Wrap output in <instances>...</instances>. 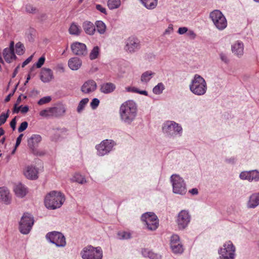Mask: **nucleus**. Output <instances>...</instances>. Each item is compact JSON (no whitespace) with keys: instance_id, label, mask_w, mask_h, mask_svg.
Returning a JSON list of instances; mask_svg holds the SVG:
<instances>
[{"instance_id":"nucleus-1","label":"nucleus","mask_w":259,"mask_h":259,"mask_svg":"<svg viewBox=\"0 0 259 259\" xmlns=\"http://www.w3.org/2000/svg\"><path fill=\"white\" fill-rule=\"evenodd\" d=\"M138 112L137 105L133 100H128L122 103L119 108V113L122 122L131 125L135 120Z\"/></svg>"},{"instance_id":"nucleus-2","label":"nucleus","mask_w":259,"mask_h":259,"mask_svg":"<svg viewBox=\"0 0 259 259\" xmlns=\"http://www.w3.org/2000/svg\"><path fill=\"white\" fill-rule=\"evenodd\" d=\"M65 201L64 195L59 191H52L45 198V206L49 209H56L62 206Z\"/></svg>"},{"instance_id":"nucleus-3","label":"nucleus","mask_w":259,"mask_h":259,"mask_svg":"<svg viewBox=\"0 0 259 259\" xmlns=\"http://www.w3.org/2000/svg\"><path fill=\"white\" fill-rule=\"evenodd\" d=\"M190 91L194 95L201 96L206 93L207 83L203 77L199 74H196L192 79L189 84Z\"/></svg>"},{"instance_id":"nucleus-4","label":"nucleus","mask_w":259,"mask_h":259,"mask_svg":"<svg viewBox=\"0 0 259 259\" xmlns=\"http://www.w3.org/2000/svg\"><path fill=\"white\" fill-rule=\"evenodd\" d=\"M162 132L166 136L175 138L182 136L183 128L181 125L174 121H165L162 125Z\"/></svg>"},{"instance_id":"nucleus-5","label":"nucleus","mask_w":259,"mask_h":259,"mask_svg":"<svg viewBox=\"0 0 259 259\" xmlns=\"http://www.w3.org/2000/svg\"><path fill=\"white\" fill-rule=\"evenodd\" d=\"M80 255L82 259H102L103 250L101 247L88 245L81 251Z\"/></svg>"},{"instance_id":"nucleus-6","label":"nucleus","mask_w":259,"mask_h":259,"mask_svg":"<svg viewBox=\"0 0 259 259\" xmlns=\"http://www.w3.org/2000/svg\"><path fill=\"white\" fill-rule=\"evenodd\" d=\"M170 179L174 193L182 195L186 193V184L182 178L178 175L174 174L171 176Z\"/></svg>"},{"instance_id":"nucleus-7","label":"nucleus","mask_w":259,"mask_h":259,"mask_svg":"<svg viewBox=\"0 0 259 259\" xmlns=\"http://www.w3.org/2000/svg\"><path fill=\"white\" fill-rule=\"evenodd\" d=\"M141 219L149 230H156L159 226V220L154 212H145L142 215Z\"/></svg>"},{"instance_id":"nucleus-8","label":"nucleus","mask_w":259,"mask_h":259,"mask_svg":"<svg viewBox=\"0 0 259 259\" xmlns=\"http://www.w3.org/2000/svg\"><path fill=\"white\" fill-rule=\"evenodd\" d=\"M236 248L231 241L226 242L218 250V259H234Z\"/></svg>"},{"instance_id":"nucleus-9","label":"nucleus","mask_w":259,"mask_h":259,"mask_svg":"<svg viewBox=\"0 0 259 259\" xmlns=\"http://www.w3.org/2000/svg\"><path fill=\"white\" fill-rule=\"evenodd\" d=\"M34 218L28 212L23 213L19 222V230L21 233L27 234L32 229L34 224Z\"/></svg>"},{"instance_id":"nucleus-10","label":"nucleus","mask_w":259,"mask_h":259,"mask_svg":"<svg viewBox=\"0 0 259 259\" xmlns=\"http://www.w3.org/2000/svg\"><path fill=\"white\" fill-rule=\"evenodd\" d=\"M209 17L219 30H224L227 27V20L220 10H215L211 12L209 14Z\"/></svg>"},{"instance_id":"nucleus-11","label":"nucleus","mask_w":259,"mask_h":259,"mask_svg":"<svg viewBox=\"0 0 259 259\" xmlns=\"http://www.w3.org/2000/svg\"><path fill=\"white\" fill-rule=\"evenodd\" d=\"M116 143L112 140H103L99 144L96 146L97 155L103 156L109 153L113 149Z\"/></svg>"},{"instance_id":"nucleus-12","label":"nucleus","mask_w":259,"mask_h":259,"mask_svg":"<svg viewBox=\"0 0 259 259\" xmlns=\"http://www.w3.org/2000/svg\"><path fill=\"white\" fill-rule=\"evenodd\" d=\"M47 239L57 247H64L66 244V239L64 235L59 232L54 231L47 234Z\"/></svg>"},{"instance_id":"nucleus-13","label":"nucleus","mask_w":259,"mask_h":259,"mask_svg":"<svg viewBox=\"0 0 259 259\" xmlns=\"http://www.w3.org/2000/svg\"><path fill=\"white\" fill-rule=\"evenodd\" d=\"M41 140L42 138L41 136L37 134L32 135L28 139L27 145L34 155L42 156L45 154V152L42 151H39L37 149L38 145L41 142Z\"/></svg>"},{"instance_id":"nucleus-14","label":"nucleus","mask_w":259,"mask_h":259,"mask_svg":"<svg viewBox=\"0 0 259 259\" xmlns=\"http://www.w3.org/2000/svg\"><path fill=\"white\" fill-rule=\"evenodd\" d=\"M141 48L140 41L137 38L131 36L125 41L124 50L128 53H134Z\"/></svg>"},{"instance_id":"nucleus-15","label":"nucleus","mask_w":259,"mask_h":259,"mask_svg":"<svg viewBox=\"0 0 259 259\" xmlns=\"http://www.w3.org/2000/svg\"><path fill=\"white\" fill-rule=\"evenodd\" d=\"M191 215L188 210H182L178 214L177 223L180 229H185L189 224Z\"/></svg>"},{"instance_id":"nucleus-16","label":"nucleus","mask_w":259,"mask_h":259,"mask_svg":"<svg viewBox=\"0 0 259 259\" xmlns=\"http://www.w3.org/2000/svg\"><path fill=\"white\" fill-rule=\"evenodd\" d=\"M73 53L77 56H85L88 54L87 46L84 44L75 42L71 45Z\"/></svg>"},{"instance_id":"nucleus-17","label":"nucleus","mask_w":259,"mask_h":259,"mask_svg":"<svg viewBox=\"0 0 259 259\" xmlns=\"http://www.w3.org/2000/svg\"><path fill=\"white\" fill-rule=\"evenodd\" d=\"M97 88V85L95 81L90 79L82 84L81 87V91L84 94H90L94 92Z\"/></svg>"},{"instance_id":"nucleus-18","label":"nucleus","mask_w":259,"mask_h":259,"mask_svg":"<svg viewBox=\"0 0 259 259\" xmlns=\"http://www.w3.org/2000/svg\"><path fill=\"white\" fill-rule=\"evenodd\" d=\"M0 200L6 204H9L11 201L10 191L6 187L0 188Z\"/></svg>"},{"instance_id":"nucleus-19","label":"nucleus","mask_w":259,"mask_h":259,"mask_svg":"<svg viewBox=\"0 0 259 259\" xmlns=\"http://www.w3.org/2000/svg\"><path fill=\"white\" fill-rule=\"evenodd\" d=\"M25 177L29 180H36L38 178V169L35 166H28L24 172Z\"/></svg>"},{"instance_id":"nucleus-20","label":"nucleus","mask_w":259,"mask_h":259,"mask_svg":"<svg viewBox=\"0 0 259 259\" xmlns=\"http://www.w3.org/2000/svg\"><path fill=\"white\" fill-rule=\"evenodd\" d=\"M231 50L238 57H241L243 54L244 45L241 41H237L232 45Z\"/></svg>"},{"instance_id":"nucleus-21","label":"nucleus","mask_w":259,"mask_h":259,"mask_svg":"<svg viewBox=\"0 0 259 259\" xmlns=\"http://www.w3.org/2000/svg\"><path fill=\"white\" fill-rule=\"evenodd\" d=\"M53 73L51 69L44 68L40 72V79L44 82H49L53 78Z\"/></svg>"},{"instance_id":"nucleus-22","label":"nucleus","mask_w":259,"mask_h":259,"mask_svg":"<svg viewBox=\"0 0 259 259\" xmlns=\"http://www.w3.org/2000/svg\"><path fill=\"white\" fill-rule=\"evenodd\" d=\"M66 111L65 107L62 105L50 108L51 116L58 117L63 115Z\"/></svg>"},{"instance_id":"nucleus-23","label":"nucleus","mask_w":259,"mask_h":259,"mask_svg":"<svg viewBox=\"0 0 259 259\" xmlns=\"http://www.w3.org/2000/svg\"><path fill=\"white\" fill-rule=\"evenodd\" d=\"M68 64L71 70H77L81 66L82 61L77 57H73L69 60Z\"/></svg>"},{"instance_id":"nucleus-24","label":"nucleus","mask_w":259,"mask_h":259,"mask_svg":"<svg viewBox=\"0 0 259 259\" xmlns=\"http://www.w3.org/2000/svg\"><path fill=\"white\" fill-rule=\"evenodd\" d=\"M116 89L115 85L112 82H106L102 84L100 91L104 94H108L113 92Z\"/></svg>"},{"instance_id":"nucleus-25","label":"nucleus","mask_w":259,"mask_h":259,"mask_svg":"<svg viewBox=\"0 0 259 259\" xmlns=\"http://www.w3.org/2000/svg\"><path fill=\"white\" fill-rule=\"evenodd\" d=\"M82 27L84 32L90 35H93L96 31L95 25L91 22L86 21L82 24Z\"/></svg>"},{"instance_id":"nucleus-26","label":"nucleus","mask_w":259,"mask_h":259,"mask_svg":"<svg viewBox=\"0 0 259 259\" xmlns=\"http://www.w3.org/2000/svg\"><path fill=\"white\" fill-rule=\"evenodd\" d=\"M14 191L16 195L20 198L24 197L27 194L26 188L22 184L16 185L14 188Z\"/></svg>"},{"instance_id":"nucleus-27","label":"nucleus","mask_w":259,"mask_h":259,"mask_svg":"<svg viewBox=\"0 0 259 259\" xmlns=\"http://www.w3.org/2000/svg\"><path fill=\"white\" fill-rule=\"evenodd\" d=\"M259 204V193L252 194L247 203L249 208H255Z\"/></svg>"},{"instance_id":"nucleus-28","label":"nucleus","mask_w":259,"mask_h":259,"mask_svg":"<svg viewBox=\"0 0 259 259\" xmlns=\"http://www.w3.org/2000/svg\"><path fill=\"white\" fill-rule=\"evenodd\" d=\"M3 56L5 61L7 63H11L14 60L17 58L14 52L10 49H4L3 51Z\"/></svg>"},{"instance_id":"nucleus-29","label":"nucleus","mask_w":259,"mask_h":259,"mask_svg":"<svg viewBox=\"0 0 259 259\" xmlns=\"http://www.w3.org/2000/svg\"><path fill=\"white\" fill-rule=\"evenodd\" d=\"M142 255L150 259H161V255L158 253H155L148 249H143L142 250Z\"/></svg>"},{"instance_id":"nucleus-30","label":"nucleus","mask_w":259,"mask_h":259,"mask_svg":"<svg viewBox=\"0 0 259 259\" xmlns=\"http://www.w3.org/2000/svg\"><path fill=\"white\" fill-rule=\"evenodd\" d=\"M142 4L148 9L152 10L157 5V0H140Z\"/></svg>"},{"instance_id":"nucleus-31","label":"nucleus","mask_w":259,"mask_h":259,"mask_svg":"<svg viewBox=\"0 0 259 259\" xmlns=\"http://www.w3.org/2000/svg\"><path fill=\"white\" fill-rule=\"evenodd\" d=\"M95 27L97 28V32L100 34H105L106 30V26L105 24L100 20L97 21L95 22Z\"/></svg>"},{"instance_id":"nucleus-32","label":"nucleus","mask_w":259,"mask_h":259,"mask_svg":"<svg viewBox=\"0 0 259 259\" xmlns=\"http://www.w3.org/2000/svg\"><path fill=\"white\" fill-rule=\"evenodd\" d=\"M155 74V73L151 71H147L144 72L141 77V80L143 82H148L153 76Z\"/></svg>"},{"instance_id":"nucleus-33","label":"nucleus","mask_w":259,"mask_h":259,"mask_svg":"<svg viewBox=\"0 0 259 259\" xmlns=\"http://www.w3.org/2000/svg\"><path fill=\"white\" fill-rule=\"evenodd\" d=\"M121 5L120 0H108L107 5L109 9L113 10L120 7Z\"/></svg>"},{"instance_id":"nucleus-34","label":"nucleus","mask_w":259,"mask_h":259,"mask_svg":"<svg viewBox=\"0 0 259 259\" xmlns=\"http://www.w3.org/2000/svg\"><path fill=\"white\" fill-rule=\"evenodd\" d=\"M69 32L71 34L78 35L80 34L81 30L77 24L72 23L69 27Z\"/></svg>"},{"instance_id":"nucleus-35","label":"nucleus","mask_w":259,"mask_h":259,"mask_svg":"<svg viewBox=\"0 0 259 259\" xmlns=\"http://www.w3.org/2000/svg\"><path fill=\"white\" fill-rule=\"evenodd\" d=\"M170 247L172 252L175 253H182L184 250L183 245L180 243L175 244L172 243Z\"/></svg>"},{"instance_id":"nucleus-36","label":"nucleus","mask_w":259,"mask_h":259,"mask_svg":"<svg viewBox=\"0 0 259 259\" xmlns=\"http://www.w3.org/2000/svg\"><path fill=\"white\" fill-rule=\"evenodd\" d=\"M249 182H257L259 181V171L257 170H249Z\"/></svg>"},{"instance_id":"nucleus-37","label":"nucleus","mask_w":259,"mask_h":259,"mask_svg":"<svg viewBox=\"0 0 259 259\" xmlns=\"http://www.w3.org/2000/svg\"><path fill=\"white\" fill-rule=\"evenodd\" d=\"M100 48L98 46L94 47L90 54V59L91 60L97 59L100 53Z\"/></svg>"},{"instance_id":"nucleus-38","label":"nucleus","mask_w":259,"mask_h":259,"mask_svg":"<svg viewBox=\"0 0 259 259\" xmlns=\"http://www.w3.org/2000/svg\"><path fill=\"white\" fill-rule=\"evenodd\" d=\"M165 89L164 85L162 82L158 83L156 86L153 89V92L155 95H160Z\"/></svg>"},{"instance_id":"nucleus-39","label":"nucleus","mask_w":259,"mask_h":259,"mask_svg":"<svg viewBox=\"0 0 259 259\" xmlns=\"http://www.w3.org/2000/svg\"><path fill=\"white\" fill-rule=\"evenodd\" d=\"M89 101L88 98H84L79 102L77 108V112L81 113L82 111Z\"/></svg>"},{"instance_id":"nucleus-40","label":"nucleus","mask_w":259,"mask_h":259,"mask_svg":"<svg viewBox=\"0 0 259 259\" xmlns=\"http://www.w3.org/2000/svg\"><path fill=\"white\" fill-rule=\"evenodd\" d=\"M118 239L120 240L128 239L131 238V234L126 231H119L117 233Z\"/></svg>"},{"instance_id":"nucleus-41","label":"nucleus","mask_w":259,"mask_h":259,"mask_svg":"<svg viewBox=\"0 0 259 259\" xmlns=\"http://www.w3.org/2000/svg\"><path fill=\"white\" fill-rule=\"evenodd\" d=\"M16 53L18 55H23L25 52V47L23 44L21 42H18L16 44Z\"/></svg>"},{"instance_id":"nucleus-42","label":"nucleus","mask_w":259,"mask_h":259,"mask_svg":"<svg viewBox=\"0 0 259 259\" xmlns=\"http://www.w3.org/2000/svg\"><path fill=\"white\" fill-rule=\"evenodd\" d=\"M73 180L81 184L86 183V180L82 175L79 174H76L73 177Z\"/></svg>"},{"instance_id":"nucleus-43","label":"nucleus","mask_w":259,"mask_h":259,"mask_svg":"<svg viewBox=\"0 0 259 259\" xmlns=\"http://www.w3.org/2000/svg\"><path fill=\"white\" fill-rule=\"evenodd\" d=\"M46 58L44 56H42L40 58H39L37 62L35 63V65L30 69V72H32L34 69V66H35L37 68H40L44 64L45 62Z\"/></svg>"},{"instance_id":"nucleus-44","label":"nucleus","mask_w":259,"mask_h":259,"mask_svg":"<svg viewBox=\"0 0 259 259\" xmlns=\"http://www.w3.org/2000/svg\"><path fill=\"white\" fill-rule=\"evenodd\" d=\"M249 170L243 171L240 172L239 175V178L242 180H247L249 182L250 179Z\"/></svg>"},{"instance_id":"nucleus-45","label":"nucleus","mask_w":259,"mask_h":259,"mask_svg":"<svg viewBox=\"0 0 259 259\" xmlns=\"http://www.w3.org/2000/svg\"><path fill=\"white\" fill-rule=\"evenodd\" d=\"M9 116V110H8L6 113H3L0 115V126L4 124Z\"/></svg>"},{"instance_id":"nucleus-46","label":"nucleus","mask_w":259,"mask_h":259,"mask_svg":"<svg viewBox=\"0 0 259 259\" xmlns=\"http://www.w3.org/2000/svg\"><path fill=\"white\" fill-rule=\"evenodd\" d=\"M219 56L221 61L225 64H228L229 63L230 59L226 54L221 52L219 54Z\"/></svg>"},{"instance_id":"nucleus-47","label":"nucleus","mask_w":259,"mask_h":259,"mask_svg":"<svg viewBox=\"0 0 259 259\" xmlns=\"http://www.w3.org/2000/svg\"><path fill=\"white\" fill-rule=\"evenodd\" d=\"M52 100V98L50 96H46L41 98L38 101V104L39 105H42L43 104L49 103Z\"/></svg>"},{"instance_id":"nucleus-48","label":"nucleus","mask_w":259,"mask_h":259,"mask_svg":"<svg viewBox=\"0 0 259 259\" xmlns=\"http://www.w3.org/2000/svg\"><path fill=\"white\" fill-rule=\"evenodd\" d=\"M100 103V101L97 98H94L91 103V107L93 109H95L99 106Z\"/></svg>"},{"instance_id":"nucleus-49","label":"nucleus","mask_w":259,"mask_h":259,"mask_svg":"<svg viewBox=\"0 0 259 259\" xmlns=\"http://www.w3.org/2000/svg\"><path fill=\"white\" fill-rule=\"evenodd\" d=\"M176 244L180 243V238L179 236L177 235L174 234L172 235L170 238V245H172V243Z\"/></svg>"},{"instance_id":"nucleus-50","label":"nucleus","mask_w":259,"mask_h":259,"mask_svg":"<svg viewBox=\"0 0 259 259\" xmlns=\"http://www.w3.org/2000/svg\"><path fill=\"white\" fill-rule=\"evenodd\" d=\"M27 126H28V123L27 121H24V122H22L21 123L20 125L19 126V127H18V132L19 133H21V132H23L27 128Z\"/></svg>"},{"instance_id":"nucleus-51","label":"nucleus","mask_w":259,"mask_h":259,"mask_svg":"<svg viewBox=\"0 0 259 259\" xmlns=\"http://www.w3.org/2000/svg\"><path fill=\"white\" fill-rule=\"evenodd\" d=\"M50 113V108L41 110L39 112V115L41 116L44 117H49L51 116V115Z\"/></svg>"},{"instance_id":"nucleus-52","label":"nucleus","mask_w":259,"mask_h":259,"mask_svg":"<svg viewBox=\"0 0 259 259\" xmlns=\"http://www.w3.org/2000/svg\"><path fill=\"white\" fill-rule=\"evenodd\" d=\"M26 12L29 13H34L36 9L31 5H27L25 7Z\"/></svg>"},{"instance_id":"nucleus-53","label":"nucleus","mask_w":259,"mask_h":259,"mask_svg":"<svg viewBox=\"0 0 259 259\" xmlns=\"http://www.w3.org/2000/svg\"><path fill=\"white\" fill-rule=\"evenodd\" d=\"M236 159L234 157L226 158L225 161L229 164H234L236 163Z\"/></svg>"},{"instance_id":"nucleus-54","label":"nucleus","mask_w":259,"mask_h":259,"mask_svg":"<svg viewBox=\"0 0 259 259\" xmlns=\"http://www.w3.org/2000/svg\"><path fill=\"white\" fill-rule=\"evenodd\" d=\"M96 8L97 10L101 12V13H102L104 14H106V9L105 8H104L103 7H102V5H101L100 4H97L96 6Z\"/></svg>"},{"instance_id":"nucleus-55","label":"nucleus","mask_w":259,"mask_h":259,"mask_svg":"<svg viewBox=\"0 0 259 259\" xmlns=\"http://www.w3.org/2000/svg\"><path fill=\"white\" fill-rule=\"evenodd\" d=\"M23 136V135L21 134L17 137L15 144V148H17V147L20 144Z\"/></svg>"},{"instance_id":"nucleus-56","label":"nucleus","mask_w":259,"mask_h":259,"mask_svg":"<svg viewBox=\"0 0 259 259\" xmlns=\"http://www.w3.org/2000/svg\"><path fill=\"white\" fill-rule=\"evenodd\" d=\"M16 117H15L10 122V126L13 131H14L16 128Z\"/></svg>"},{"instance_id":"nucleus-57","label":"nucleus","mask_w":259,"mask_h":259,"mask_svg":"<svg viewBox=\"0 0 259 259\" xmlns=\"http://www.w3.org/2000/svg\"><path fill=\"white\" fill-rule=\"evenodd\" d=\"M187 31H188V28L187 27H180L178 29V32L180 34H183L185 33L186 32H187Z\"/></svg>"},{"instance_id":"nucleus-58","label":"nucleus","mask_w":259,"mask_h":259,"mask_svg":"<svg viewBox=\"0 0 259 259\" xmlns=\"http://www.w3.org/2000/svg\"><path fill=\"white\" fill-rule=\"evenodd\" d=\"M32 56H30L26 60H25L22 64V67H24L28 64L31 60Z\"/></svg>"},{"instance_id":"nucleus-59","label":"nucleus","mask_w":259,"mask_h":259,"mask_svg":"<svg viewBox=\"0 0 259 259\" xmlns=\"http://www.w3.org/2000/svg\"><path fill=\"white\" fill-rule=\"evenodd\" d=\"M126 91L128 92L137 93V88L135 87H127L126 88Z\"/></svg>"},{"instance_id":"nucleus-60","label":"nucleus","mask_w":259,"mask_h":259,"mask_svg":"<svg viewBox=\"0 0 259 259\" xmlns=\"http://www.w3.org/2000/svg\"><path fill=\"white\" fill-rule=\"evenodd\" d=\"M28 110H29V107L28 106H22V107H21V108H20V111H21V113H26L28 111Z\"/></svg>"},{"instance_id":"nucleus-61","label":"nucleus","mask_w":259,"mask_h":259,"mask_svg":"<svg viewBox=\"0 0 259 259\" xmlns=\"http://www.w3.org/2000/svg\"><path fill=\"white\" fill-rule=\"evenodd\" d=\"M17 85H18V84H17V85H16L15 88V89L14 90L13 92L12 93L10 94H9V95H8V96H7V97L5 98V101L6 102H9V101H10V98H11V97L12 96H13V95L14 93V92H15V90L16 89V88H17Z\"/></svg>"},{"instance_id":"nucleus-62","label":"nucleus","mask_w":259,"mask_h":259,"mask_svg":"<svg viewBox=\"0 0 259 259\" xmlns=\"http://www.w3.org/2000/svg\"><path fill=\"white\" fill-rule=\"evenodd\" d=\"M188 35L192 39H194L196 37V34L192 30H190L188 32Z\"/></svg>"},{"instance_id":"nucleus-63","label":"nucleus","mask_w":259,"mask_h":259,"mask_svg":"<svg viewBox=\"0 0 259 259\" xmlns=\"http://www.w3.org/2000/svg\"><path fill=\"white\" fill-rule=\"evenodd\" d=\"M22 107V105L20 106L19 107H17V104L14 105L13 112L18 113L20 111V108Z\"/></svg>"},{"instance_id":"nucleus-64","label":"nucleus","mask_w":259,"mask_h":259,"mask_svg":"<svg viewBox=\"0 0 259 259\" xmlns=\"http://www.w3.org/2000/svg\"><path fill=\"white\" fill-rule=\"evenodd\" d=\"M189 193L192 195H197L198 193V191L196 188H193L189 191Z\"/></svg>"}]
</instances>
